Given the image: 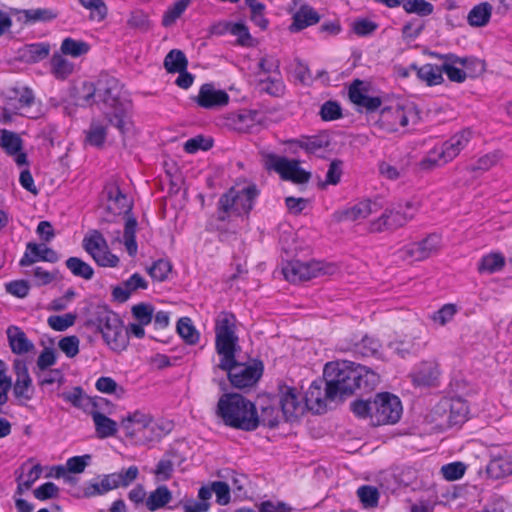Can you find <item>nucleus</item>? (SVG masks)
Returning <instances> with one entry per match:
<instances>
[{
  "label": "nucleus",
  "mask_w": 512,
  "mask_h": 512,
  "mask_svg": "<svg viewBox=\"0 0 512 512\" xmlns=\"http://www.w3.org/2000/svg\"><path fill=\"white\" fill-rule=\"evenodd\" d=\"M120 81L108 74H101L95 82H84L79 90V101L84 106L96 105L107 122L122 135L130 131L129 103L122 99Z\"/></svg>",
  "instance_id": "nucleus-1"
},
{
  "label": "nucleus",
  "mask_w": 512,
  "mask_h": 512,
  "mask_svg": "<svg viewBox=\"0 0 512 512\" xmlns=\"http://www.w3.org/2000/svg\"><path fill=\"white\" fill-rule=\"evenodd\" d=\"M326 395L343 399L356 390L369 392L379 383V375L367 366L351 362L336 361L324 367Z\"/></svg>",
  "instance_id": "nucleus-2"
},
{
  "label": "nucleus",
  "mask_w": 512,
  "mask_h": 512,
  "mask_svg": "<svg viewBox=\"0 0 512 512\" xmlns=\"http://www.w3.org/2000/svg\"><path fill=\"white\" fill-rule=\"evenodd\" d=\"M217 415L236 429L253 431L259 426L255 405L240 394H224L218 401Z\"/></svg>",
  "instance_id": "nucleus-3"
},
{
  "label": "nucleus",
  "mask_w": 512,
  "mask_h": 512,
  "mask_svg": "<svg viewBox=\"0 0 512 512\" xmlns=\"http://www.w3.org/2000/svg\"><path fill=\"white\" fill-rule=\"evenodd\" d=\"M259 191L256 185H248L243 188L231 187L218 201L219 219L226 220L229 216H241L248 214Z\"/></svg>",
  "instance_id": "nucleus-4"
},
{
  "label": "nucleus",
  "mask_w": 512,
  "mask_h": 512,
  "mask_svg": "<svg viewBox=\"0 0 512 512\" xmlns=\"http://www.w3.org/2000/svg\"><path fill=\"white\" fill-rule=\"evenodd\" d=\"M418 209V203L413 201L398 203L396 206L386 208L379 217L370 221L369 231L381 233L401 228L415 217Z\"/></svg>",
  "instance_id": "nucleus-5"
},
{
  "label": "nucleus",
  "mask_w": 512,
  "mask_h": 512,
  "mask_svg": "<svg viewBox=\"0 0 512 512\" xmlns=\"http://www.w3.org/2000/svg\"><path fill=\"white\" fill-rule=\"evenodd\" d=\"M215 349L221 359L232 360L238 349L236 318L230 312H220L215 319Z\"/></svg>",
  "instance_id": "nucleus-6"
},
{
  "label": "nucleus",
  "mask_w": 512,
  "mask_h": 512,
  "mask_svg": "<svg viewBox=\"0 0 512 512\" xmlns=\"http://www.w3.org/2000/svg\"><path fill=\"white\" fill-rule=\"evenodd\" d=\"M95 323L104 341L112 350L122 351L127 347L128 333L116 313L106 308H100Z\"/></svg>",
  "instance_id": "nucleus-7"
},
{
  "label": "nucleus",
  "mask_w": 512,
  "mask_h": 512,
  "mask_svg": "<svg viewBox=\"0 0 512 512\" xmlns=\"http://www.w3.org/2000/svg\"><path fill=\"white\" fill-rule=\"evenodd\" d=\"M472 134L473 132L470 129H463L457 132L445 141L440 149L435 148L432 150L429 156L421 161V167L423 169H430L452 161L468 145Z\"/></svg>",
  "instance_id": "nucleus-8"
},
{
  "label": "nucleus",
  "mask_w": 512,
  "mask_h": 512,
  "mask_svg": "<svg viewBox=\"0 0 512 512\" xmlns=\"http://www.w3.org/2000/svg\"><path fill=\"white\" fill-rule=\"evenodd\" d=\"M338 271V267L333 263L322 261L302 262L293 260L287 262L282 268L285 279L292 283L308 281L324 275H333Z\"/></svg>",
  "instance_id": "nucleus-9"
},
{
  "label": "nucleus",
  "mask_w": 512,
  "mask_h": 512,
  "mask_svg": "<svg viewBox=\"0 0 512 512\" xmlns=\"http://www.w3.org/2000/svg\"><path fill=\"white\" fill-rule=\"evenodd\" d=\"M218 368L228 372V378L232 386L243 389L253 386L261 377L263 365L261 362L243 364L236 361V355L232 360L221 359Z\"/></svg>",
  "instance_id": "nucleus-10"
},
{
  "label": "nucleus",
  "mask_w": 512,
  "mask_h": 512,
  "mask_svg": "<svg viewBox=\"0 0 512 512\" xmlns=\"http://www.w3.org/2000/svg\"><path fill=\"white\" fill-rule=\"evenodd\" d=\"M402 414L399 398L390 393H379L372 401L370 421L373 426L396 423Z\"/></svg>",
  "instance_id": "nucleus-11"
},
{
  "label": "nucleus",
  "mask_w": 512,
  "mask_h": 512,
  "mask_svg": "<svg viewBox=\"0 0 512 512\" xmlns=\"http://www.w3.org/2000/svg\"><path fill=\"white\" fill-rule=\"evenodd\" d=\"M418 114L413 106H389L381 110L379 124L388 132H395L398 127H405L409 121L416 122Z\"/></svg>",
  "instance_id": "nucleus-12"
},
{
  "label": "nucleus",
  "mask_w": 512,
  "mask_h": 512,
  "mask_svg": "<svg viewBox=\"0 0 512 512\" xmlns=\"http://www.w3.org/2000/svg\"><path fill=\"white\" fill-rule=\"evenodd\" d=\"M440 247V237L431 234L425 239L406 245L399 250V258L406 261H421L435 254Z\"/></svg>",
  "instance_id": "nucleus-13"
},
{
  "label": "nucleus",
  "mask_w": 512,
  "mask_h": 512,
  "mask_svg": "<svg viewBox=\"0 0 512 512\" xmlns=\"http://www.w3.org/2000/svg\"><path fill=\"white\" fill-rule=\"evenodd\" d=\"M280 405L287 421H293L305 410L301 394L293 387L284 386L281 388Z\"/></svg>",
  "instance_id": "nucleus-14"
},
{
  "label": "nucleus",
  "mask_w": 512,
  "mask_h": 512,
  "mask_svg": "<svg viewBox=\"0 0 512 512\" xmlns=\"http://www.w3.org/2000/svg\"><path fill=\"white\" fill-rule=\"evenodd\" d=\"M380 206L371 200H363L344 210L336 211L333 215L335 221H359L372 214L378 213Z\"/></svg>",
  "instance_id": "nucleus-15"
},
{
  "label": "nucleus",
  "mask_w": 512,
  "mask_h": 512,
  "mask_svg": "<svg viewBox=\"0 0 512 512\" xmlns=\"http://www.w3.org/2000/svg\"><path fill=\"white\" fill-rule=\"evenodd\" d=\"M338 397H328L326 395V379L313 381L308 388L304 400L305 406L317 413L326 409L329 401H335Z\"/></svg>",
  "instance_id": "nucleus-16"
},
{
  "label": "nucleus",
  "mask_w": 512,
  "mask_h": 512,
  "mask_svg": "<svg viewBox=\"0 0 512 512\" xmlns=\"http://www.w3.org/2000/svg\"><path fill=\"white\" fill-rule=\"evenodd\" d=\"M121 426L127 436L135 437L138 432L146 429L154 431L155 423L151 414L136 410L122 419Z\"/></svg>",
  "instance_id": "nucleus-17"
},
{
  "label": "nucleus",
  "mask_w": 512,
  "mask_h": 512,
  "mask_svg": "<svg viewBox=\"0 0 512 512\" xmlns=\"http://www.w3.org/2000/svg\"><path fill=\"white\" fill-rule=\"evenodd\" d=\"M196 102L202 108L213 109L227 105L229 95L224 90L216 89L212 84H204L199 90Z\"/></svg>",
  "instance_id": "nucleus-18"
},
{
  "label": "nucleus",
  "mask_w": 512,
  "mask_h": 512,
  "mask_svg": "<svg viewBox=\"0 0 512 512\" xmlns=\"http://www.w3.org/2000/svg\"><path fill=\"white\" fill-rule=\"evenodd\" d=\"M108 204V210L114 215L128 214L132 210V201L124 194L115 183H109L104 189Z\"/></svg>",
  "instance_id": "nucleus-19"
},
{
  "label": "nucleus",
  "mask_w": 512,
  "mask_h": 512,
  "mask_svg": "<svg viewBox=\"0 0 512 512\" xmlns=\"http://www.w3.org/2000/svg\"><path fill=\"white\" fill-rule=\"evenodd\" d=\"M38 260L56 263L59 260V255L52 248L29 242L26 246V252L19 264L22 267H26L34 264Z\"/></svg>",
  "instance_id": "nucleus-20"
},
{
  "label": "nucleus",
  "mask_w": 512,
  "mask_h": 512,
  "mask_svg": "<svg viewBox=\"0 0 512 512\" xmlns=\"http://www.w3.org/2000/svg\"><path fill=\"white\" fill-rule=\"evenodd\" d=\"M10 14L24 25L37 22H49L57 18L58 13L50 8L17 9L12 8Z\"/></svg>",
  "instance_id": "nucleus-21"
},
{
  "label": "nucleus",
  "mask_w": 512,
  "mask_h": 512,
  "mask_svg": "<svg viewBox=\"0 0 512 512\" xmlns=\"http://www.w3.org/2000/svg\"><path fill=\"white\" fill-rule=\"evenodd\" d=\"M410 376L416 386H433L439 377L438 364L435 361H423Z\"/></svg>",
  "instance_id": "nucleus-22"
},
{
  "label": "nucleus",
  "mask_w": 512,
  "mask_h": 512,
  "mask_svg": "<svg viewBox=\"0 0 512 512\" xmlns=\"http://www.w3.org/2000/svg\"><path fill=\"white\" fill-rule=\"evenodd\" d=\"M264 165L268 170H274L281 175L285 180H289L299 167V161L289 160L286 157L278 156L275 154L265 155Z\"/></svg>",
  "instance_id": "nucleus-23"
},
{
  "label": "nucleus",
  "mask_w": 512,
  "mask_h": 512,
  "mask_svg": "<svg viewBox=\"0 0 512 512\" xmlns=\"http://www.w3.org/2000/svg\"><path fill=\"white\" fill-rule=\"evenodd\" d=\"M6 334L9 346L14 354L22 355L34 350V344L20 327L11 325L7 328Z\"/></svg>",
  "instance_id": "nucleus-24"
},
{
  "label": "nucleus",
  "mask_w": 512,
  "mask_h": 512,
  "mask_svg": "<svg viewBox=\"0 0 512 512\" xmlns=\"http://www.w3.org/2000/svg\"><path fill=\"white\" fill-rule=\"evenodd\" d=\"M257 112L250 110H240L231 112L225 117L226 126L238 132H249L255 125Z\"/></svg>",
  "instance_id": "nucleus-25"
},
{
  "label": "nucleus",
  "mask_w": 512,
  "mask_h": 512,
  "mask_svg": "<svg viewBox=\"0 0 512 512\" xmlns=\"http://www.w3.org/2000/svg\"><path fill=\"white\" fill-rule=\"evenodd\" d=\"M148 283L139 273H134L120 286L113 289L112 295L115 300L123 303L129 299L132 293L138 289H147Z\"/></svg>",
  "instance_id": "nucleus-26"
},
{
  "label": "nucleus",
  "mask_w": 512,
  "mask_h": 512,
  "mask_svg": "<svg viewBox=\"0 0 512 512\" xmlns=\"http://www.w3.org/2000/svg\"><path fill=\"white\" fill-rule=\"evenodd\" d=\"M320 21V15L309 5H303L293 15V22L290 25V31L299 32L309 26L317 24Z\"/></svg>",
  "instance_id": "nucleus-27"
},
{
  "label": "nucleus",
  "mask_w": 512,
  "mask_h": 512,
  "mask_svg": "<svg viewBox=\"0 0 512 512\" xmlns=\"http://www.w3.org/2000/svg\"><path fill=\"white\" fill-rule=\"evenodd\" d=\"M89 413L92 416L98 438L105 439L116 435L118 431V424L116 421L105 416L95 408Z\"/></svg>",
  "instance_id": "nucleus-28"
},
{
  "label": "nucleus",
  "mask_w": 512,
  "mask_h": 512,
  "mask_svg": "<svg viewBox=\"0 0 512 512\" xmlns=\"http://www.w3.org/2000/svg\"><path fill=\"white\" fill-rule=\"evenodd\" d=\"M381 346V342L377 338L365 335L360 342L354 343L352 346H341L340 350L352 351L362 356H375Z\"/></svg>",
  "instance_id": "nucleus-29"
},
{
  "label": "nucleus",
  "mask_w": 512,
  "mask_h": 512,
  "mask_svg": "<svg viewBox=\"0 0 512 512\" xmlns=\"http://www.w3.org/2000/svg\"><path fill=\"white\" fill-rule=\"evenodd\" d=\"M171 500V491L167 486L160 485L147 496L145 506L149 511L154 512L165 507Z\"/></svg>",
  "instance_id": "nucleus-30"
},
{
  "label": "nucleus",
  "mask_w": 512,
  "mask_h": 512,
  "mask_svg": "<svg viewBox=\"0 0 512 512\" xmlns=\"http://www.w3.org/2000/svg\"><path fill=\"white\" fill-rule=\"evenodd\" d=\"M493 7L488 2H482L474 6L467 16V21L472 27H483L488 24Z\"/></svg>",
  "instance_id": "nucleus-31"
},
{
  "label": "nucleus",
  "mask_w": 512,
  "mask_h": 512,
  "mask_svg": "<svg viewBox=\"0 0 512 512\" xmlns=\"http://www.w3.org/2000/svg\"><path fill=\"white\" fill-rule=\"evenodd\" d=\"M51 73L58 80L67 79L74 71V64L63 54L54 53L50 60Z\"/></svg>",
  "instance_id": "nucleus-32"
},
{
  "label": "nucleus",
  "mask_w": 512,
  "mask_h": 512,
  "mask_svg": "<svg viewBox=\"0 0 512 512\" xmlns=\"http://www.w3.org/2000/svg\"><path fill=\"white\" fill-rule=\"evenodd\" d=\"M486 471L494 479L512 475V460L508 457H495L488 463Z\"/></svg>",
  "instance_id": "nucleus-33"
},
{
  "label": "nucleus",
  "mask_w": 512,
  "mask_h": 512,
  "mask_svg": "<svg viewBox=\"0 0 512 512\" xmlns=\"http://www.w3.org/2000/svg\"><path fill=\"white\" fill-rule=\"evenodd\" d=\"M417 76L428 86L441 84L444 81L442 66L425 64L417 69Z\"/></svg>",
  "instance_id": "nucleus-34"
},
{
  "label": "nucleus",
  "mask_w": 512,
  "mask_h": 512,
  "mask_svg": "<svg viewBox=\"0 0 512 512\" xmlns=\"http://www.w3.org/2000/svg\"><path fill=\"white\" fill-rule=\"evenodd\" d=\"M34 389L30 376L24 375L21 379H16L13 385V394L18 400L19 405H26L33 398Z\"/></svg>",
  "instance_id": "nucleus-35"
},
{
  "label": "nucleus",
  "mask_w": 512,
  "mask_h": 512,
  "mask_svg": "<svg viewBox=\"0 0 512 512\" xmlns=\"http://www.w3.org/2000/svg\"><path fill=\"white\" fill-rule=\"evenodd\" d=\"M505 257L501 253H489L484 255L478 263L479 273L493 274L503 269Z\"/></svg>",
  "instance_id": "nucleus-36"
},
{
  "label": "nucleus",
  "mask_w": 512,
  "mask_h": 512,
  "mask_svg": "<svg viewBox=\"0 0 512 512\" xmlns=\"http://www.w3.org/2000/svg\"><path fill=\"white\" fill-rule=\"evenodd\" d=\"M107 137V126L93 119L86 131L85 142L94 147H102Z\"/></svg>",
  "instance_id": "nucleus-37"
},
{
  "label": "nucleus",
  "mask_w": 512,
  "mask_h": 512,
  "mask_svg": "<svg viewBox=\"0 0 512 512\" xmlns=\"http://www.w3.org/2000/svg\"><path fill=\"white\" fill-rule=\"evenodd\" d=\"M65 265L75 277L91 280L94 276L93 268L79 257H69Z\"/></svg>",
  "instance_id": "nucleus-38"
},
{
  "label": "nucleus",
  "mask_w": 512,
  "mask_h": 512,
  "mask_svg": "<svg viewBox=\"0 0 512 512\" xmlns=\"http://www.w3.org/2000/svg\"><path fill=\"white\" fill-rule=\"evenodd\" d=\"M188 60L185 54L178 49H172L164 59V67L169 73L187 70Z\"/></svg>",
  "instance_id": "nucleus-39"
},
{
  "label": "nucleus",
  "mask_w": 512,
  "mask_h": 512,
  "mask_svg": "<svg viewBox=\"0 0 512 512\" xmlns=\"http://www.w3.org/2000/svg\"><path fill=\"white\" fill-rule=\"evenodd\" d=\"M90 45L82 40H75L73 38H65L60 47L61 54L69 55L74 58L85 55L89 52Z\"/></svg>",
  "instance_id": "nucleus-40"
},
{
  "label": "nucleus",
  "mask_w": 512,
  "mask_h": 512,
  "mask_svg": "<svg viewBox=\"0 0 512 512\" xmlns=\"http://www.w3.org/2000/svg\"><path fill=\"white\" fill-rule=\"evenodd\" d=\"M113 480L110 474H106L102 477L100 482L87 483L83 489V496L90 498L97 495H103L107 492L114 490Z\"/></svg>",
  "instance_id": "nucleus-41"
},
{
  "label": "nucleus",
  "mask_w": 512,
  "mask_h": 512,
  "mask_svg": "<svg viewBox=\"0 0 512 512\" xmlns=\"http://www.w3.org/2000/svg\"><path fill=\"white\" fill-rule=\"evenodd\" d=\"M111 478L115 489L126 488L130 486L139 476V469L132 465L127 469H121L119 472L111 473Z\"/></svg>",
  "instance_id": "nucleus-42"
},
{
  "label": "nucleus",
  "mask_w": 512,
  "mask_h": 512,
  "mask_svg": "<svg viewBox=\"0 0 512 512\" xmlns=\"http://www.w3.org/2000/svg\"><path fill=\"white\" fill-rule=\"evenodd\" d=\"M469 408L462 399H452L448 422L451 426L462 424L466 421Z\"/></svg>",
  "instance_id": "nucleus-43"
},
{
  "label": "nucleus",
  "mask_w": 512,
  "mask_h": 512,
  "mask_svg": "<svg viewBox=\"0 0 512 512\" xmlns=\"http://www.w3.org/2000/svg\"><path fill=\"white\" fill-rule=\"evenodd\" d=\"M330 145V137L327 134H319L305 137L299 141V147L308 153H317Z\"/></svg>",
  "instance_id": "nucleus-44"
},
{
  "label": "nucleus",
  "mask_w": 512,
  "mask_h": 512,
  "mask_svg": "<svg viewBox=\"0 0 512 512\" xmlns=\"http://www.w3.org/2000/svg\"><path fill=\"white\" fill-rule=\"evenodd\" d=\"M62 398L70 402L73 406L81 409H87L88 406H92L93 408L98 406L97 402L83 394V389L79 386L74 387L71 392L63 393Z\"/></svg>",
  "instance_id": "nucleus-45"
},
{
  "label": "nucleus",
  "mask_w": 512,
  "mask_h": 512,
  "mask_svg": "<svg viewBox=\"0 0 512 512\" xmlns=\"http://www.w3.org/2000/svg\"><path fill=\"white\" fill-rule=\"evenodd\" d=\"M177 332L180 337L189 345H194L199 341V333L188 317L180 318L177 322Z\"/></svg>",
  "instance_id": "nucleus-46"
},
{
  "label": "nucleus",
  "mask_w": 512,
  "mask_h": 512,
  "mask_svg": "<svg viewBox=\"0 0 512 512\" xmlns=\"http://www.w3.org/2000/svg\"><path fill=\"white\" fill-rule=\"evenodd\" d=\"M136 227V219L134 217H128L124 228V245L130 256L136 255L138 249L135 237Z\"/></svg>",
  "instance_id": "nucleus-47"
},
{
  "label": "nucleus",
  "mask_w": 512,
  "mask_h": 512,
  "mask_svg": "<svg viewBox=\"0 0 512 512\" xmlns=\"http://www.w3.org/2000/svg\"><path fill=\"white\" fill-rule=\"evenodd\" d=\"M0 146L7 152V154L14 155L22 150V139L14 132L2 130Z\"/></svg>",
  "instance_id": "nucleus-48"
},
{
  "label": "nucleus",
  "mask_w": 512,
  "mask_h": 512,
  "mask_svg": "<svg viewBox=\"0 0 512 512\" xmlns=\"http://www.w3.org/2000/svg\"><path fill=\"white\" fill-rule=\"evenodd\" d=\"M190 0H177L172 6H170L163 15L162 25L169 27L175 23V21L184 13L187 9Z\"/></svg>",
  "instance_id": "nucleus-49"
},
{
  "label": "nucleus",
  "mask_w": 512,
  "mask_h": 512,
  "mask_svg": "<svg viewBox=\"0 0 512 512\" xmlns=\"http://www.w3.org/2000/svg\"><path fill=\"white\" fill-rule=\"evenodd\" d=\"M50 52V45L46 43H35L27 45L23 51V57L30 62H38L45 59Z\"/></svg>",
  "instance_id": "nucleus-50"
},
{
  "label": "nucleus",
  "mask_w": 512,
  "mask_h": 512,
  "mask_svg": "<svg viewBox=\"0 0 512 512\" xmlns=\"http://www.w3.org/2000/svg\"><path fill=\"white\" fill-rule=\"evenodd\" d=\"M79 3L86 9L90 10V18L103 21L108 13V8L103 0H79Z\"/></svg>",
  "instance_id": "nucleus-51"
},
{
  "label": "nucleus",
  "mask_w": 512,
  "mask_h": 512,
  "mask_svg": "<svg viewBox=\"0 0 512 512\" xmlns=\"http://www.w3.org/2000/svg\"><path fill=\"white\" fill-rule=\"evenodd\" d=\"M503 158V153L500 150L489 152L478 158L476 163L471 166V171H488L494 167Z\"/></svg>",
  "instance_id": "nucleus-52"
},
{
  "label": "nucleus",
  "mask_w": 512,
  "mask_h": 512,
  "mask_svg": "<svg viewBox=\"0 0 512 512\" xmlns=\"http://www.w3.org/2000/svg\"><path fill=\"white\" fill-rule=\"evenodd\" d=\"M95 387L102 393L115 394L119 398L125 393V389L122 386H119L111 377H100L96 381Z\"/></svg>",
  "instance_id": "nucleus-53"
},
{
  "label": "nucleus",
  "mask_w": 512,
  "mask_h": 512,
  "mask_svg": "<svg viewBox=\"0 0 512 512\" xmlns=\"http://www.w3.org/2000/svg\"><path fill=\"white\" fill-rule=\"evenodd\" d=\"M403 8L407 13L428 16L433 12V5L426 0H405Z\"/></svg>",
  "instance_id": "nucleus-54"
},
{
  "label": "nucleus",
  "mask_w": 512,
  "mask_h": 512,
  "mask_svg": "<svg viewBox=\"0 0 512 512\" xmlns=\"http://www.w3.org/2000/svg\"><path fill=\"white\" fill-rule=\"evenodd\" d=\"M76 320V315L67 313L64 315H52L48 318V325L55 331H65L73 326Z\"/></svg>",
  "instance_id": "nucleus-55"
},
{
  "label": "nucleus",
  "mask_w": 512,
  "mask_h": 512,
  "mask_svg": "<svg viewBox=\"0 0 512 512\" xmlns=\"http://www.w3.org/2000/svg\"><path fill=\"white\" fill-rule=\"evenodd\" d=\"M357 495L364 507H376L379 500V492L375 487L364 485L358 488Z\"/></svg>",
  "instance_id": "nucleus-56"
},
{
  "label": "nucleus",
  "mask_w": 512,
  "mask_h": 512,
  "mask_svg": "<svg viewBox=\"0 0 512 512\" xmlns=\"http://www.w3.org/2000/svg\"><path fill=\"white\" fill-rule=\"evenodd\" d=\"M127 24L129 27L138 29L142 32H147L152 27L148 14L141 10L132 12Z\"/></svg>",
  "instance_id": "nucleus-57"
},
{
  "label": "nucleus",
  "mask_w": 512,
  "mask_h": 512,
  "mask_svg": "<svg viewBox=\"0 0 512 512\" xmlns=\"http://www.w3.org/2000/svg\"><path fill=\"white\" fill-rule=\"evenodd\" d=\"M171 263L164 259H159L148 269L149 275L156 281H165L171 272Z\"/></svg>",
  "instance_id": "nucleus-58"
},
{
  "label": "nucleus",
  "mask_w": 512,
  "mask_h": 512,
  "mask_svg": "<svg viewBox=\"0 0 512 512\" xmlns=\"http://www.w3.org/2000/svg\"><path fill=\"white\" fill-rule=\"evenodd\" d=\"M90 256L102 267H115L119 262V258L108 251L107 245L92 253Z\"/></svg>",
  "instance_id": "nucleus-59"
},
{
  "label": "nucleus",
  "mask_w": 512,
  "mask_h": 512,
  "mask_svg": "<svg viewBox=\"0 0 512 512\" xmlns=\"http://www.w3.org/2000/svg\"><path fill=\"white\" fill-rule=\"evenodd\" d=\"M104 246H106V240L97 230H94L89 236H85L83 239V248L89 255Z\"/></svg>",
  "instance_id": "nucleus-60"
},
{
  "label": "nucleus",
  "mask_w": 512,
  "mask_h": 512,
  "mask_svg": "<svg viewBox=\"0 0 512 512\" xmlns=\"http://www.w3.org/2000/svg\"><path fill=\"white\" fill-rule=\"evenodd\" d=\"M79 344V338L71 335L60 339L58 347L68 358H73L79 353Z\"/></svg>",
  "instance_id": "nucleus-61"
},
{
  "label": "nucleus",
  "mask_w": 512,
  "mask_h": 512,
  "mask_svg": "<svg viewBox=\"0 0 512 512\" xmlns=\"http://www.w3.org/2000/svg\"><path fill=\"white\" fill-rule=\"evenodd\" d=\"M465 471L466 466L462 462H452L441 467V474L449 481L460 479Z\"/></svg>",
  "instance_id": "nucleus-62"
},
{
  "label": "nucleus",
  "mask_w": 512,
  "mask_h": 512,
  "mask_svg": "<svg viewBox=\"0 0 512 512\" xmlns=\"http://www.w3.org/2000/svg\"><path fill=\"white\" fill-rule=\"evenodd\" d=\"M467 77H477L485 71V62L475 57H464L463 65Z\"/></svg>",
  "instance_id": "nucleus-63"
},
{
  "label": "nucleus",
  "mask_w": 512,
  "mask_h": 512,
  "mask_svg": "<svg viewBox=\"0 0 512 512\" xmlns=\"http://www.w3.org/2000/svg\"><path fill=\"white\" fill-rule=\"evenodd\" d=\"M320 116L324 121H333L342 117V110L336 101H326L320 108Z\"/></svg>",
  "instance_id": "nucleus-64"
}]
</instances>
